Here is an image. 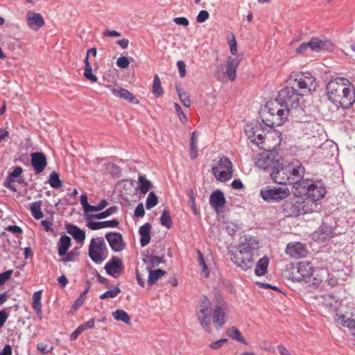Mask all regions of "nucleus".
I'll return each mask as SVG.
<instances>
[{"mask_svg": "<svg viewBox=\"0 0 355 355\" xmlns=\"http://www.w3.org/2000/svg\"><path fill=\"white\" fill-rule=\"evenodd\" d=\"M303 96L287 84L282 89L274 101H269L262 110L263 121L270 127L282 125L288 118V114L293 110L300 107Z\"/></svg>", "mask_w": 355, "mask_h": 355, "instance_id": "1", "label": "nucleus"}, {"mask_svg": "<svg viewBox=\"0 0 355 355\" xmlns=\"http://www.w3.org/2000/svg\"><path fill=\"white\" fill-rule=\"evenodd\" d=\"M329 101L343 108H349L355 102V89L345 78H336L329 81L326 86Z\"/></svg>", "mask_w": 355, "mask_h": 355, "instance_id": "2", "label": "nucleus"}, {"mask_svg": "<svg viewBox=\"0 0 355 355\" xmlns=\"http://www.w3.org/2000/svg\"><path fill=\"white\" fill-rule=\"evenodd\" d=\"M259 243L256 237L245 234L239 239L237 250L239 253L229 251L230 259L243 270H248L253 267L254 257L258 255Z\"/></svg>", "mask_w": 355, "mask_h": 355, "instance_id": "3", "label": "nucleus"}, {"mask_svg": "<svg viewBox=\"0 0 355 355\" xmlns=\"http://www.w3.org/2000/svg\"><path fill=\"white\" fill-rule=\"evenodd\" d=\"M293 189L295 196L313 202L320 200L326 194V189L322 182L309 179L302 180L297 186H293Z\"/></svg>", "mask_w": 355, "mask_h": 355, "instance_id": "4", "label": "nucleus"}, {"mask_svg": "<svg viewBox=\"0 0 355 355\" xmlns=\"http://www.w3.org/2000/svg\"><path fill=\"white\" fill-rule=\"evenodd\" d=\"M287 84L297 89L302 96L309 95L315 90V78L309 72L292 73Z\"/></svg>", "mask_w": 355, "mask_h": 355, "instance_id": "5", "label": "nucleus"}, {"mask_svg": "<svg viewBox=\"0 0 355 355\" xmlns=\"http://www.w3.org/2000/svg\"><path fill=\"white\" fill-rule=\"evenodd\" d=\"M261 122H252L246 125L245 132L252 143L257 144L260 148L270 150V147L266 144V128L267 125L262 119V111L261 112Z\"/></svg>", "mask_w": 355, "mask_h": 355, "instance_id": "6", "label": "nucleus"}, {"mask_svg": "<svg viewBox=\"0 0 355 355\" xmlns=\"http://www.w3.org/2000/svg\"><path fill=\"white\" fill-rule=\"evenodd\" d=\"M107 205L108 202L105 199L101 200L96 205H90L84 212L87 222H93V220L96 219H104L117 212L118 207L116 206L110 207L106 210L103 211Z\"/></svg>", "mask_w": 355, "mask_h": 355, "instance_id": "7", "label": "nucleus"}, {"mask_svg": "<svg viewBox=\"0 0 355 355\" xmlns=\"http://www.w3.org/2000/svg\"><path fill=\"white\" fill-rule=\"evenodd\" d=\"M211 303L206 296H202L197 306L196 315L202 327L207 331H211Z\"/></svg>", "mask_w": 355, "mask_h": 355, "instance_id": "8", "label": "nucleus"}, {"mask_svg": "<svg viewBox=\"0 0 355 355\" xmlns=\"http://www.w3.org/2000/svg\"><path fill=\"white\" fill-rule=\"evenodd\" d=\"M291 195L290 190L286 187L267 186L260 190V196L266 202H278Z\"/></svg>", "mask_w": 355, "mask_h": 355, "instance_id": "9", "label": "nucleus"}, {"mask_svg": "<svg viewBox=\"0 0 355 355\" xmlns=\"http://www.w3.org/2000/svg\"><path fill=\"white\" fill-rule=\"evenodd\" d=\"M106 244L103 238L97 237L91 240L88 254L94 263H101L106 258Z\"/></svg>", "mask_w": 355, "mask_h": 355, "instance_id": "10", "label": "nucleus"}, {"mask_svg": "<svg viewBox=\"0 0 355 355\" xmlns=\"http://www.w3.org/2000/svg\"><path fill=\"white\" fill-rule=\"evenodd\" d=\"M211 171L217 180L226 182L232 177V164L227 157H223L217 164L212 167Z\"/></svg>", "mask_w": 355, "mask_h": 355, "instance_id": "11", "label": "nucleus"}, {"mask_svg": "<svg viewBox=\"0 0 355 355\" xmlns=\"http://www.w3.org/2000/svg\"><path fill=\"white\" fill-rule=\"evenodd\" d=\"M286 171H287L288 176H290L291 184L297 186L303 180L305 174V168L302 163L298 159H293L288 164L286 165Z\"/></svg>", "mask_w": 355, "mask_h": 355, "instance_id": "12", "label": "nucleus"}, {"mask_svg": "<svg viewBox=\"0 0 355 355\" xmlns=\"http://www.w3.org/2000/svg\"><path fill=\"white\" fill-rule=\"evenodd\" d=\"M255 165L257 168L268 173L270 175L272 171L279 166V161L275 158L273 154L263 153L257 156Z\"/></svg>", "mask_w": 355, "mask_h": 355, "instance_id": "13", "label": "nucleus"}, {"mask_svg": "<svg viewBox=\"0 0 355 355\" xmlns=\"http://www.w3.org/2000/svg\"><path fill=\"white\" fill-rule=\"evenodd\" d=\"M311 51L315 53L322 51H332L334 44L332 42L324 37H313L309 40Z\"/></svg>", "mask_w": 355, "mask_h": 355, "instance_id": "14", "label": "nucleus"}, {"mask_svg": "<svg viewBox=\"0 0 355 355\" xmlns=\"http://www.w3.org/2000/svg\"><path fill=\"white\" fill-rule=\"evenodd\" d=\"M297 274L293 276V278L300 282L303 279L306 280V283H310L311 275L313 272V267L310 262L303 261L298 263L296 267Z\"/></svg>", "mask_w": 355, "mask_h": 355, "instance_id": "15", "label": "nucleus"}, {"mask_svg": "<svg viewBox=\"0 0 355 355\" xmlns=\"http://www.w3.org/2000/svg\"><path fill=\"white\" fill-rule=\"evenodd\" d=\"M336 229L329 223H322L321 227L313 234V239L318 243H323L332 238L335 234Z\"/></svg>", "mask_w": 355, "mask_h": 355, "instance_id": "16", "label": "nucleus"}, {"mask_svg": "<svg viewBox=\"0 0 355 355\" xmlns=\"http://www.w3.org/2000/svg\"><path fill=\"white\" fill-rule=\"evenodd\" d=\"M286 254L293 259H300L306 257L309 253L306 245L300 242H291L287 244Z\"/></svg>", "mask_w": 355, "mask_h": 355, "instance_id": "17", "label": "nucleus"}, {"mask_svg": "<svg viewBox=\"0 0 355 355\" xmlns=\"http://www.w3.org/2000/svg\"><path fill=\"white\" fill-rule=\"evenodd\" d=\"M282 212L284 216L287 218L297 217L306 213L301 203L290 200H287L283 204Z\"/></svg>", "mask_w": 355, "mask_h": 355, "instance_id": "18", "label": "nucleus"}, {"mask_svg": "<svg viewBox=\"0 0 355 355\" xmlns=\"http://www.w3.org/2000/svg\"><path fill=\"white\" fill-rule=\"evenodd\" d=\"M107 87L112 93L116 97L124 99L129 103L133 104H138L139 100L128 89H123L119 86H112L107 85L105 86Z\"/></svg>", "mask_w": 355, "mask_h": 355, "instance_id": "19", "label": "nucleus"}, {"mask_svg": "<svg viewBox=\"0 0 355 355\" xmlns=\"http://www.w3.org/2000/svg\"><path fill=\"white\" fill-rule=\"evenodd\" d=\"M123 268V262L117 257H113L104 267L106 272L114 278L122 274Z\"/></svg>", "mask_w": 355, "mask_h": 355, "instance_id": "20", "label": "nucleus"}, {"mask_svg": "<svg viewBox=\"0 0 355 355\" xmlns=\"http://www.w3.org/2000/svg\"><path fill=\"white\" fill-rule=\"evenodd\" d=\"M31 163L36 174L44 171L47 165L46 157L43 153L35 152L31 154Z\"/></svg>", "mask_w": 355, "mask_h": 355, "instance_id": "21", "label": "nucleus"}, {"mask_svg": "<svg viewBox=\"0 0 355 355\" xmlns=\"http://www.w3.org/2000/svg\"><path fill=\"white\" fill-rule=\"evenodd\" d=\"M270 177L272 180L277 184H291L290 176H288L287 171H286V165L281 166H277L276 168L272 171Z\"/></svg>", "mask_w": 355, "mask_h": 355, "instance_id": "22", "label": "nucleus"}, {"mask_svg": "<svg viewBox=\"0 0 355 355\" xmlns=\"http://www.w3.org/2000/svg\"><path fill=\"white\" fill-rule=\"evenodd\" d=\"M26 23L28 26L35 31H37L45 24L44 19L40 13L32 11H29L26 14Z\"/></svg>", "mask_w": 355, "mask_h": 355, "instance_id": "23", "label": "nucleus"}, {"mask_svg": "<svg viewBox=\"0 0 355 355\" xmlns=\"http://www.w3.org/2000/svg\"><path fill=\"white\" fill-rule=\"evenodd\" d=\"M110 248L114 252H120L124 248L122 236L117 232H108L105 234Z\"/></svg>", "mask_w": 355, "mask_h": 355, "instance_id": "24", "label": "nucleus"}, {"mask_svg": "<svg viewBox=\"0 0 355 355\" xmlns=\"http://www.w3.org/2000/svg\"><path fill=\"white\" fill-rule=\"evenodd\" d=\"M227 306L225 304L216 306L213 310V320L216 329H220L225 323Z\"/></svg>", "mask_w": 355, "mask_h": 355, "instance_id": "25", "label": "nucleus"}, {"mask_svg": "<svg viewBox=\"0 0 355 355\" xmlns=\"http://www.w3.org/2000/svg\"><path fill=\"white\" fill-rule=\"evenodd\" d=\"M97 51L95 48H91L87 50L86 57L84 60L85 69L84 76L92 83H96L98 78L92 73V67L89 62V55L92 54L94 57L96 55Z\"/></svg>", "mask_w": 355, "mask_h": 355, "instance_id": "26", "label": "nucleus"}, {"mask_svg": "<svg viewBox=\"0 0 355 355\" xmlns=\"http://www.w3.org/2000/svg\"><path fill=\"white\" fill-rule=\"evenodd\" d=\"M241 61V58L236 56L229 58L227 62L226 73L230 80H234L236 76V69Z\"/></svg>", "mask_w": 355, "mask_h": 355, "instance_id": "27", "label": "nucleus"}, {"mask_svg": "<svg viewBox=\"0 0 355 355\" xmlns=\"http://www.w3.org/2000/svg\"><path fill=\"white\" fill-rule=\"evenodd\" d=\"M225 203V198L221 191H215L210 195L209 204L215 210H218L223 207Z\"/></svg>", "mask_w": 355, "mask_h": 355, "instance_id": "28", "label": "nucleus"}, {"mask_svg": "<svg viewBox=\"0 0 355 355\" xmlns=\"http://www.w3.org/2000/svg\"><path fill=\"white\" fill-rule=\"evenodd\" d=\"M150 223H145L139 228V233L141 236L140 244L142 247L147 245L150 241Z\"/></svg>", "mask_w": 355, "mask_h": 355, "instance_id": "29", "label": "nucleus"}, {"mask_svg": "<svg viewBox=\"0 0 355 355\" xmlns=\"http://www.w3.org/2000/svg\"><path fill=\"white\" fill-rule=\"evenodd\" d=\"M67 230L78 243H82L84 241L85 239V233L79 227L73 225H67Z\"/></svg>", "mask_w": 355, "mask_h": 355, "instance_id": "30", "label": "nucleus"}, {"mask_svg": "<svg viewBox=\"0 0 355 355\" xmlns=\"http://www.w3.org/2000/svg\"><path fill=\"white\" fill-rule=\"evenodd\" d=\"M269 264V259L267 257L261 258L257 263L254 273L257 276L264 275L267 272Z\"/></svg>", "mask_w": 355, "mask_h": 355, "instance_id": "31", "label": "nucleus"}, {"mask_svg": "<svg viewBox=\"0 0 355 355\" xmlns=\"http://www.w3.org/2000/svg\"><path fill=\"white\" fill-rule=\"evenodd\" d=\"M41 298L42 291H38L33 293L32 304L33 309L35 311L37 315L40 318V319H42V318Z\"/></svg>", "mask_w": 355, "mask_h": 355, "instance_id": "32", "label": "nucleus"}, {"mask_svg": "<svg viewBox=\"0 0 355 355\" xmlns=\"http://www.w3.org/2000/svg\"><path fill=\"white\" fill-rule=\"evenodd\" d=\"M147 270L149 272L148 284L150 286L155 284L158 279L166 272L165 270L162 269L152 270L150 269V267H147Z\"/></svg>", "mask_w": 355, "mask_h": 355, "instance_id": "33", "label": "nucleus"}, {"mask_svg": "<svg viewBox=\"0 0 355 355\" xmlns=\"http://www.w3.org/2000/svg\"><path fill=\"white\" fill-rule=\"evenodd\" d=\"M71 245V238L67 235L62 236L58 243V254L64 256L66 254Z\"/></svg>", "mask_w": 355, "mask_h": 355, "instance_id": "34", "label": "nucleus"}, {"mask_svg": "<svg viewBox=\"0 0 355 355\" xmlns=\"http://www.w3.org/2000/svg\"><path fill=\"white\" fill-rule=\"evenodd\" d=\"M138 182L139 183V186L137 190L139 191L140 193L146 194L153 187L150 181L147 180L145 175H139L138 178Z\"/></svg>", "mask_w": 355, "mask_h": 355, "instance_id": "35", "label": "nucleus"}, {"mask_svg": "<svg viewBox=\"0 0 355 355\" xmlns=\"http://www.w3.org/2000/svg\"><path fill=\"white\" fill-rule=\"evenodd\" d=\"M112 314L116 320L123 322L126 324H130V316L124 310L117 309L112 312Z\"/></svg>", "mask_w": 355, "mask_h": 355, "instance_id": "36", "label": "nucleus"}, {"mask_svg": "<svg viewBox=\"0 0 355 355\" xmlns=\"http://www.w3.org/2000/svg\"><path fill=\"white\" fill-rule=\"evenodd\" d=\"M152 92L155 97H159L164 94V90L161 85L160 79L157 74L154 76Z\"/></svg>", "mask_w": 355, "mask_h": 355, "instance_id": "37", "label": "nucleus"}, {"mask_svg": "<svg viewBox=\"0 0 355 355\" xmlns=\"http://www.w3.org/2000/svg\"><path fill=\"white\" fill-rule=\"evenodd\" d=\"M41 200L35 201L31 205V214L36 220H40L43 218V214L41 211Z\"/></svg>", "mask_w": 355, "mask_h": 355, "instance_id": "38", "label": "nucleus"}, {"mask_svg": "<svg viewBox=\"0 0 355 355\" xmlns=\"http://www.w3.org/2000/svg\"><path fill=\"white\" fill-rule=\"evenodd\" d=\"M228 336L233 340H236L245 345H247V342L244 337L241 335L239 330L236 327H231L227 331Z\"/></svg>", "mask_w": 355, "mask_h": 355, "instance_id": "39", "label": "nucleus"}, {"mask_svg": "<svg viewBox=\"0 0 355 355\" xmlns=\"http://www.w3.org/2000/svg\"><path fill=\"white\" fill-rule=\"evenodd\" d=\"M144 262L149 263V266L148 267L152 268L158 266L161 263L164 262V256H154V255H148L146 257V259H143Z\"/></svg>", "mask_w": 355, "mask_h": 355, "instance_id": "40", "label": "nucleus"}, {"mask_svg": "<svg viewBox=\"0 0 355 355\" xmlns=\"http://www.w3.org/2000/svg\"><path fill=\"white\" fill-rule=\"evenodd\" d=\"M337 321L343 327L355 330V319L348 318L344 315H340L338 317Z\"/></svg>", "mask_w": 355, "mask_h": 355, "instance_id": "41", "label": "nucleus"}, {"mask_svg": "<svg viewBox=\"0 0 355 355\" xmlns=\"http://www.w3.org/2000/svg\"><path fill=\"white\" fill-rule=\"evenodd\" d=\"M49 183L53 189H59L62 186V181L60 180L59 175L57 172L53 171L49 178Z\"/></svg>", "mask_w": 355, "mask_h": 355, "instance_id": "42", "label": "nucleus"}, {"mask_svg": "<svg viewBox=\"0 0 355 355\" xmlns=\"http://www.w3.org/2000/svg\"><path fill=\"white\" fill-rule=\"evenodd\" d=\"M106 169L113 178H119L121 173L120 166L114 163H109L106 165Z\"/></svg>", "mask_w": 355, "mask_h": 355, "instance_id": "43", "label": "nucleus"}, {"mask_svg": "<svg viewBox=\"0 0 355 355\" xmlns=\"http://www.w3.org/2000/svg\"><path fill=\"white\" fill-rule=\"evenodd\" d=\"M121 292L118 286L114 287L112 289L107 291L100 295V299L104 300L106 298H114Z\"/></svg>", "mask_w": 355, "mask_h": 355, "instance_id": "44", "label": "nucleus"}, {"mask_svg": "<svg viewBox=\"0 0 355 355\" xmlns=\"http://www.w3.org/2000/svg\"><path fill=\"white\" fill-rule=\"evenodd\" d=\"M177 93L180 98V101L187 107H189L191 105V100L187 93L184 92L183 90L179 87L176 88Z\"/></svg>", "mask_w": 355, "mask_h": 355, "instance_id": "45", "label": "nucleus"}, {"mask_svg": "<svg viewBox=\"0 0 355 355\" xmlns=\"http://www.w3.org/2000/svg\"><path fill=\"white\" fill-rule=\"evenodd\" d=\"M197 254L199 265L202 268V272L204 274L205 277H207L209 275V271L205 261L203 255L200 250H198Z\"/></svg>", "mask_w": 355, "mask_h": 355, "instance_id": "46", "label": "nucleus"}, {"mask_svg": "<svg viewBox=\"0 0 355 355\" xmlns=\"http://www.w3.org/2000/svg\"><path fill=\"white\" fill-rule=\"evenodd\" d=\"M158 202V199L157 196L153 192L149 193L148 195L146 207L147 209H151L154 207Z\"/></svg>", "mask_w": 355, "mask_h": 355, "instance_id": "47", "label": "nucleus"}, {"mask_svg": "<svg viewBox=\"0 0 355 355\" xmlns=\"http://www.w3.org/2000/svg\"><path fill=\"white\" fill-rule=\"evenodd\" d=\"M121 184H123V188L125 190L124 192L121 191V195H128V194H129L128 191H132V187L134 186V181L123 180L119 182V185H121Z\"/></svg>", "mask_w": 355, "mask_h": 355, "instance_id": "48", "label": "nucleus"}, {"mask_svg": "<svg viewBox=\"0 0 355 355\" xmlns=\"http://www.w3.org/2000/svg\"><path fill=\"white\" fill-rule=\"evenodd\" d=\"M119 223H87V227L92 230H96L107 227H116Z\"/></svg>", "mask_w": 355, "mask_h": 355, "instance_id": "49", "label": "nucleus"}, {"mask_svg": "<svg viewBox=\"0 0 355 355\" xmlns=\"http://www.w3.org/2000/svg\"><path fill=\"white\" fill-rule=\"evenodd\" d=\"M241 227L239 223H227L225 227L226 232L231 236L241 230Z\"/></svg>", "mask_w": 355, "mask_h": 355, "instance_id": "50", "label": "nucleus"}, {"mask_svg": "<svg viewBox=\"0 0 355 355\" xmlns=\"http://www.w3.org/2000/svg\"><path fill=\"white\" fill-rule=\"evenodd\" d=\"M89 286H88L85 289V291L80 294L79 297L75 301L73 306L75 309L80 307L83 304L85 297H86V295L89 291Z\"/></svg>", "mask_w": 355, "mask_h": 355, "instance_id": "51", "label": "nucleus"}, {"mask_svg": "<svg viewBox=\"0 0 355 355\" xmlns=\"http://www.w3.org/2000/svg\"><path fill=\"white\" fill-rule=\"evenodd\" d=\"M13 273L12 270H8L5 272L0 273V286H3L6 282L10 279Z\"/></svg>", "mask_w": 355, "mask_h": 355, "instance_id": "52", "label": "nucleus"}, {"mask_svg": "<svg viewBox=\"0 0 355 355\" xmlns=\"http://www.w3.org/2000/svg\"><path fill=\"white\" fill-rule=\"evenodd\" d=\"M311 50V46L309 44V41L307 42L302 43L296 49L295 53L297 54H306L307 51Z\"/></svg>", "mask_w": 355, "mask_h": 355, "instance_id": "53", "label": "nucleus"}, {"mask_svg": "<svg viewBox=\"0 0 355 355\" xmlns=\"http://www.w3.org/2000/svg\"><path fill=\"white\" fill-rule=\"evenodd\" d=\"M130 64L129 60L127 57L121 56L116 60V65L121 69H126Z\"/></svg>", "mask_w": 355, "mask_h": 355, "instance_id": "54", "label": "nucleus"}, {"mask_svg": "<svg viewBox=\"0 0 355 355\" xmlns=\"http://www.w3.org/2000/svg\"><path fill=\"white\" fill-rule=\"evenodd\" d=\"M209 17V13L207 10H201L199 12L196 17V21L198 23H203L207 21Z\"/></svg>", "mask_w": 355, "mask_h": 355, "instance_id": "55", "label": "nucleus"}, {"mask_svg": "<svg viewBox=\"0 0 355 355\" xmlns=\"http://www.w3.org/2000/svg\"><path fill=\"white\" fill-rule=\"evenodd\" d=\"M177 67L178 69L180 76L181 78L185 77L187 74L185 62L182 60H178L177 62Z\"/></svg>", "mask_w": 355, "mask_h": 355, "instance_id": "56", "label": "nucleus"}, {"mask_svg": "<svg viewBox=\"0 0 355 355\" xmlns=\"http://www.w3.org/2000/svg\"><path fill=\"white\" fill-rule=\"evenodd\" d=\"M174 106L180 120L183 123L186 122L187 121V116L184 113L182 107L178 103H175Z\"/></svg>", "mask_w": 355, "mask_h": 355, "instance_id": "57", "label": "nucleus"}, {"mask_svg": "<svg viewBox=\"0 0 355 355\" xmlns=\"http://www.w3.org/2000/svg\"><path fill=\"white\" fill-rule=\"evenodd\" d=\"M227 342V339L226 338H223V339H220V340H216V341H214V342H212L210 345H209V347L214 350H216V349H220V347H222V346L226 343Z\"/></svg>", "mask_w": 355, "mask_h": 355, "instance_id": "58", "label": "nucleus"}, {"mask_svg": "<svg viewBox=\"0 0 355 355\" xmlns=\"http://www.w3.org/2000/svg\"><path fill=\"white\" fill-rule=\"evenodd\" d=\"M22 172V168L21 166H17L14 167L12 171L8 174V176L15 180V178L19 177Z\"/></svg>", "mask_w": 355, "mask_h": 355, "instance_id": "59", "label": "nucleus"}, {"mask_svg": "<svg viewBox=\"0 0 355 355\" xmlns=\"http://www.w3.org/2000/svg\"><path fill=\"white\" fill-rule=\"evenodd\" d=\"M15 182V180L9 177L8 175L6 177V179L3 182V186L13 191H16L15 187L12 184V183Z\"/></svg>", "mask_w": 355, "mask_h": 355, "instance_id": "60", "label": "nucleus"}, {"mask_svg": "<svg viewBox=\"0 0 355 355\" xmlns=\"http://www.w3.org/2000/svg\"><path fill=\"white\" fill-rule=\"evenodd\" d=\"M198 145H190L189 148V157L193 160L198 157Z\"/></svg>", "mask_w": 355, "mask_h": 355, "instance_id": "61", "label": "nucleus"}, {"mask_svg": "<svg viewBox=\"0 0 355 355\" xmlns=\"http://www.w3.org/2000/svg\"><path fill=\"white\" fill-rule=\"evenodd\" d=\"M160 222H171L170 213L167 209H164L160 216Z\"/></svg>", "mask_w": 355, "mask_h": 355, "instance_id": "62", "label": "nucleus"}, {"mask_svg": "<svg viewBox=\"0 0 355 355\" xmlns=\"http://www.w3.org/2000/svg\"><path fill=\"white\" fill-rule=\"evenodd\" d=\"M173 21L178 25H182L183 26H189V20L184 17H180L174 18Z\"/></svg>", "mask_w": 355, "mask_h": 355, "instance_id": "63", "label": "nucleus"}, {"mask_svg": "<svg viewBox=\"0 0 355 355\" xmlns=\"http://www.w3.org/2000/svg\"><path fill=\"white\" fill-rule=\"evenodd\" d=\"M121 35V33L114 31V30H109L107 29L103 33V37H120Z\"/></svg>", "mask_w": 355, "mask_h": 355, "instance_id": "64", "label": "nucleus"}]
</instances>
